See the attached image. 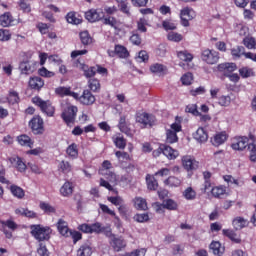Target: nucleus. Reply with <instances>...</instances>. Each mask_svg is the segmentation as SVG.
<instances>
[{"label":"nucleus","instance_id":"nucleus-1","mask_svg":"<svg viewBox=\"0 0 256 256\" xmlns=\"http://www.w3.org/2000/svg\"><path fill=\"white\" fill-rule=\"evenodd\" d=\"M31 234L37 241H49L51 239V228L42 225H31Z\"/></svg>","mask_w":256,"mask_h":256},{"label":"nucleus","instance_id":"nucleus-2","mask_svg":"<svg viewBox=\"0 0 256 256\" xmlns=\"http://www.w3.org/2000/svg\"><path fill=\"white\" fill-rule=\"evenodd\" d=\"M32 102L34 105H37V107H40L42 113H45L48 117L55 115V107L51 105L50 101H44L40 97H34L32 98Z\"/></svg>","mask_w":256,"mask_h":256},{"label":"nucleus","instance_id":"nucleus-3","mask_svg":"<svg viewBox=\"0 0 256 256\" xmlns=\"http://www.w3.org/2000/svg\"><path fill=\"white\" fill-rule=\"evenodd\" d=\"M77 106L68 105L62 112V119L66 125H73L77 117Z\"/></svg>","mask_w":256,"mask_h":256},{"label":"nucleus","instance_id":"nucleus-4","mask_svg":"<svg viewBox=\"0 0 256 256\" xmlns=\"http://www.w3.org/2000/svg\"><path fill=\"white\" fill-rule=\"evenodd\" d=\"M112 164L109 160H106L102 163V168L99 170L100 175H103L110 181V183H117L119 179L117 178V175L113 172H111L109 169H112Z\"/></svg>","mask_w":256,"mask_h":256},{"label":"nucleus","instance_id":"nucleus-5","mask_svg":"<svg viewBox=\"0 0 256 256\" xmlns=\"http://www.w3.org/2000/svg\"><path fill=\"white\" fill-rule=\"evenodd\" d=\"M202 61L208 65H215L219 63V52L211 49H205L201 54Z\"/></svg>","mask_w":256,"mask_h":256},{"label":"nucleus","instance_id":"nucleus-6","mask_svg":"<svg viewBox=\"0 0 256 256\" xmlns=\"http://www.w3.org/2000/svg\"><path fill=\"white\" fill-rule=\"evenodd\" d=\"M177 57L180 61H183L179 63V67H182L185 71L191 69V65L189 64L193 61V54L187 50H183L177 52Z\"/></svg>","mask_w":256,"mask_h":256},{"label":"nucleus","instance_id":"nucleus-7","mask_svg":"<svg viewBox=\"0 0 256 256\" xmlns=\"http://www.w3.org/2000/svg\"><path fill=\"white\" fill-rule=\"evenodd\" d=\"M181 131V124L180 123H173L170 126V129L166 131V141L167 143H177L179 141V138L177 137V133Z\"/></svg>","mask_w":256,"mask_h":256},{"label":"nucleus","instance_id":"nucleus-8","mask_svg":"<svg viewBox=\"0 0 256 256\" xmlns=\"http://www.w3.org/2000/svg\"><path fill=\"white\" fill-rule=\"evenodd\" d=\"M181 25L189 27V21L195 19V11L190 7H185L180 11Z\"/></svg>","mask_w":256,"mask_h":256},{"label":"nucleus","instance_id":"nucleus-9","mask_svg":"<svg viewBox=\"0 0 256 256\" xmlns=\"http://www.w3.org/2000/svg\"><path fill=\"white\" fill-rule=\"evenodd\" d=\"M155 121V118L153 115L147 113V112H138L136 114V123H140L142 127H151Z\"/></svg>","mask_w":256,"mask_h":256},{"label":"nucleus","instance_id":"nucleus-10","mask_svg":"<svg viewBox=\"0 0 256 256\" xmlns=\"http://www.w3.org/2000/svg\"><path fill=\"white\" fill-rule=\"evenodd\" d=\"M249 145V138L245 136H238L233 138L231 148L234 151H243L244 149H247Z\"/></svg>","mask_w":256,"mask_h":256},{"label":"nucleus","instance_id":"nucleus-11","mask_svg":"<svg viewBox=\"0 0 256 256\" xmlns=\"http://www.w3.org/2000/svg\"><path fill=\"white\" fill-rule=\"evenodd\" d=\"M85 17L90 23H95L96 21H101L105 17V13L101 9H91L85 13Z\"/></svg>","mask_w":256,"mask_h":256},{"label":"nucleus","instance_id":"nucleus-12","mask_svg":"<svg viewBox=\"0 0 256 256\" xmlns=\"http://www.w3.org/2000/svg\"><path fill=\"white\" fill-rule=\"evenodd\" d=\"M109 57H120V59H127L129 57V51H127V48L123 45H116L114 50H108L107 51Z\"/></svg>","mask_w":256,"mask_h":256},{"label":"nucleus","instance_id":"nucleus-13","mask_svg":"<svg viewBox=\"0 0 256 256\" xmlns=\"http://www.w3.org/2000/svg\"><path fill=\"white\" fill-rule=\"evenodd\" d=\"M227 139H229V135H227V132L222 131L214 134L213 137H211L210 142L214 147H221Z\"/></svg>","mask_w":256,"mask_h":256},{"label":"nucleus","instance_id":"nucleus-14","mask_svg":"<svg viewBox=\"0 0 256 256\" xmlns=\"http://www.w3.org/2000/svg\"><path fill=\"white\" fill-rule=\"evenodd\" d=\"M29 126L31 127L33 133L36 135L39 133H43V119L41 116H34L30 122Z\"/></svg>","mask_w":256,"mask_h":256},{"label":"nucleus","instance_id":"nucleus-15","mask_svg":"<svg viewBox=\"0 0 256 256\" xmlns=\"http://www.w3.org/2000/svg\"><path fill=\"white\" fill-rule=\"evenodd\" d=\"M18 23L19 21L17 19H14L9 12H6L0 16V25L2 27H13Z\"/></svg>","mask_w":256,"mask_h":256},{"label":"nucleus","instance_id":"nucleus-16","mask_svg":"<svg viewBox=\"0 0 256 256\" xmlns=\"http://www.w3.org/2000/svg\"><path fill=\"white\" fill-rule=\"evenodd\" d=\"M153 206L155 207L157 213H161L162 209H169L170 211H175L177 209V203L174 200L168 199L160 203H154Z\"/></svg>","mask_w":256,"mask_h":256},{"label":"nucleus","instance_id":"nucleus-17","mask_svg":"<svg viewBox=\"0 0 256 256\" xmlns=\"http://www.w3.org/2000/svg\"><path fill=\"white\" fill-rule=\"evenodd\" d=\"M4 235H6L7 239H11L13 237V233L11 231H15L17 229V223L12 220H6L2 222Z\"/></svg>","mask_w":256,"mask_h":256},{"label":"nucleus","instance_id":"nucleus-18","mask_svg":"<svg viewBox=\"0 0 256 256\" xmlns=\"http://www.w3.org/2000/svg\"><path fill=\"white\" fill-rule=\"evenodd\" d=\"M182 164L186 171H193L199 167V163L191 156H184L182 159Z\"/></svg>","mask_w":256,"mask_h":256},{"label":"nucleus","instance_id":"nucleus-19","mask_svg":"<svg viewBox=\"0 0 256 256\" xmlns=\"http://www.w3.org/2000/svg\"><path fill=\"white\" fill-rule=\"evenodd\" d=\"M110 245H112L114 251H121L127 247V242L122 237H115L112 235Z\"/></svg>","mask_w":256,"mask_h":256},{"label":"nucleus","instance_id":"nucleus-20","mask_svg":"<svg viewBox=\"0 0 256 256\" xmlns=\"http://www.w3.org/2000/svg\"><path fill=\"white\" fill-rule=\"evenodd\" d=\"M57 229L62 235V237H71V229H69V224L63 219H59L57 222Z\"/></svg>","mask_w":256,"mask_h":256},{"label":"nucleus","instance_id":"nucleus-21","mask_svg":"<svg viewBox=\"0 0 256 256\" xmlns=\"http://www.w3.org/2000/svg\"><path fill=\"white\" fill-rule=\"evenodd\" d=\"M78 99L82 105H93L95 103V96L89 90H84L81 96H78Z\"/></svg>","mask_w":256,"mask_h":256},{"label":"nucleus","instance_id":"nucleus-22","mask_svg":"<svg viewBox=\"0 0 256 256\" xmlns=\"http://www.w3.org/2000/svg\"><path fill=\"white\" fill-rule=\"evenodd\" d=\"M44 85L45 81L39 76L32 77L29 80L30 89H34L35 91H39L42 87H44Z\"/></svg>","mask_w":256,"mask_h":256},{"label":"nucleus","instance_id":"nucleus-23","mask_svg":"<svg viewBox=\"0 0 256 256\" xmlns=\"http://www.w3.org/2000/svg\"><path fill=\"white\" fill-rule=\"evenodd\" d=\"M55 92L57 93V95H60L61 97L69 96L73 97L74 99H79V94L76 92H72L71 88L58 87L56 88Z\"/></svg>","mask_w":256,"mask_h":256},{"label":"nucleus","instance_id":"nucleus-24","mask_svg":"<svg viewBox=\"0 0 256 256\" xmlns=\"http://www.w3.org/2000/svg\"><path fill=\"white\" fill-rule=\"evenodd\" d=\"M134 207L135 209H138V211H147L148 206H147V200L143 197H135L133 199Z\"/></svg>","mask_w":256,"mask_h":256},{"label":"nucleus","instance_id":"nucleus-25","mask_svg":"<svg viewBox=\"0 0 256 256\" xmlns=\"http://www.w3.org/2000/svg\"><path fill=\"white\" fill-rule=\"evenodd\" d=\"M194 139L198 141V143H206V141L209 139V135L207 134V131L203 128H198L197 131L194 133Z\"/></svg>","mask_w":256,"mask_h":256},{"label":"nucleus","instance_id":"nucleus-26","mask_svg":"<svg viewBox=\"0 0 256 256\" xmlns=\"http://www.w3.org/2000/svg\"><path fill=\"white\" fill-rule=\"evenodd\" d=\"M163 155H165V157H167V159L173 160V159H177V157H179V152L177 150L171 148V146L163 145Z\"/></svg>","mask_w":256,"mask_h":256},{"label":"nucleus","instance_id":"nucleus-27","mask_svg":"<svg viewBox=\"0 0 256 256\" xmlns=\"http://www.w3.org/2000/svg\"><path fill=\"white\" fill-rule=\"evenodd\" d=\"M231 55L233 59H241L242 57H245V55H247V52H245V47L235 46L231 49Z\"/></svg>","mask_w":256,"mask_h":256},{"label":"nucleus","instance_id":"nucleus-28","mask_svg":"<svg viewBox=\"0 0 256 256\" xmlns=\"http://www.w3.org/2000/svg\"><path fill=\"white\" fill-rule=\"evenodd\" d=\"M232 225L236 231H240V229L247 227V220L241 216H238L233 219Z\"/></svg>","mask_w":256,"mask_h":256},{"label":"nucleus","instance_id":"nucleus-29","mask_svg":"<svg viewBox=\"0 0 256 256\" xmlns=\"http://www.w3.org/2000/svg\"><path fill=\"white\" fill-rule=\"evenodd\" d=\"M223 235L228 237L230 241H233V243H241V237L235 233V231L231 229H223L222 230Z\"/></svg>","mask_w":256,"mask_h":256},{"label":"nucleus","instance_id":"nucleus-30","mask_svg":"<svg viewBox=\"0 0 256 256\" xmlns=\"http://www.w3.org/2000/svg\"><path fill=\"white\" fill-rule=\"evenodd\" d=\"M66 153L68 157H70L71 159H77V157H79V148L77 144L76 143L70 144L66 149Z\"/></svg>","mask_w":256,"mask_h":256},{"label":"nucleus","instance_id":"nucleus-31","mask_svg":"<svg viewBox=\"0 0 256 256\" xmlns=\"http://www.w3.org/2000/svg\"><path fill=\"white\" fill-rule=\"evenodd\" d=\"M182 195L186 201H195V199H197V192L195 189H193V187H187L183 191Z\"/></svg>","mask_w":256,"mask_h":256},{"label":"nucleus","instance_id":"nucleus-32","mask_svg":"<svg viewBox=\"0 0 256 256\" xmlns=\"http://www.w3.org/2000/svg\"><path fill=\"white\" fill-rule=\"evenodd\" d=\"M17 141L22 147H33V140L28 135L23 134L18 136Z\"/></svg>","mask_w":256,"mask_h":256},{"label":"nucleus","instance_id":"nucleus-33","mask_svg":"<svg viewBox=\"0 0 256 256\" xmlns=\"http://www.w3.org/2000/svg\"><path fill=\"white\" fill-rule=\"evenodd\" d=\"M60 193L63 197H69V195L73 194V183L67 181L60 188Z\"/></svg>","mask_w":256,"mask_h":256},{"label":"nucleus","instance_id":"nucleus-34","mask_svg":"<svg viewBox=\"0 0 256 256\" xmlns=\"http://www.w3.org/2000/svg\"><path fill=\"white\" fill-rule=\"evenodd\" d=\"M80 69L83 70L84 76H86L87 79L95 77V73H97L95 67H89L85 64H80Z\"/></svg>","mask_w":256,"mask_h":256},{"label":"nucleus","instance_id":"nucleus-35","mask_svg":"<svg viewBox=\"0 0 256 256\" xmlns=\"http://www.w3.org/2000/svg\"><path fill=\"white\" fill-rule=\"evenodd\" d=\"M93 255V249L89 244H83L77 251V256H91Z\"/></svg>","mask_w":256,"mask_h":256},{"label":"nucleus","instance_id":"nucleus-36","mask_svg":"<svg viewBox=\"0 0 256 256\" xmlns=\"http://www.w3.org/2000/svg\"><path fill=\"white\" fill-rule=\"evenodd\" d=\"M218 71H228L232 73V71L237 70V64L235 63H222L217 66Z\"/></svg>","mask_w":256,"mask_h":256},{"label":"nucleus","instance_id":"nucleus-37","mask_svg":"<svg viewBox=\"0 0 256 256\" xmlns=\"http://www.w3.org/2000/svg\"><path fill=\"white\" fill-rule=\"evenodd\" d=\"M164 183L165 185H168V187H179L183 181L175 176H170L164 181Z\"/></svg>","mask_w":256,"mask_h":256},{"label":"nucleus","instance_id":"nucleus-38","mask_svg":"<svg viewBox=\"0 0 256 256\" xmlns=\"http://www.w3.org/2000/svg\"><path fill=\"white\" fill-rule=\"evenodd\" d=\"M10 191L14 197H17V199H23V197H25V191L17 185H12Z\"/></svg>","mask_w":256,"mask_h":256},{"label":"nucleus","instance_id":"nucleus-39","mask_svg":"<svg viewBox=\"0 0 256 256\" xmlns=\"http://www.w3.org/2000/svg\"><path fill=\"white\" fill-rule=\"evenodd\" d=\"M243 45L246 49H256V39L253 36H246L243 39Z\"/></svg>","mask_w":256,"mask_h":256},{"label":"nucleus","instance_id":"nucleus-40","mask_svg":"<svg viewBox=\"0 0 256 256\" xmlns=\"http://www.w3.org/2000/svg\"><path fill=\"white\" fill-rule=\"evenodd\" d=\"M11 162H12V163H16V164H15V167H16V169H17L18 171H20V173H23V172L26 171L27 165L25 164V162H23V160H21L20 157L11 159Z\"/></svg>","mask_w":256,"mask_h":256},{"label":"nucleus","instance_id":"nucleus-41","mask_svg":"<svg viewBox=\"0 0 256 256\" xmlns=\"http://www.w3.org/2000/svg\"><path fill=\"white\" fill-rule=\"evenodd\" d=\"M151 73H156L157 75H161V73H165L167 68L163 64L155 63L150 66Z\"/></svg>","mask_w":256,"mask_h":256},{"label":"nucleus","instance_id":"nucleus-42","mask_svg":"<svg viewBox=\"0 0 256 256\" xmlns=\"http://www.w3.org/2000/svg\"><path fill=\"white\" fill-rule=\"evenodd\" d=\"M113 143L118 149H125L127 147V141L122 136H114Z\"/></svg>","mask_w":256,"mask_h":256},{"label":"nucleus","instance_id":"nucleus-43","mask_svg":"<svg viewBox=\"0 0 256 256\" xmlns=\"http://www.w3.org/2000/svg\"><path fill=\"white\" fill-rule=\"evenodd\" d=\"M211 193L213 197L219 198L227 193V188L225 186H216L211 189Z\"/></svg>","mask_w":256,"mask_h":256},{"label":"nucleus","instance_id":"nucleus-44","mask_svg":"<svg viewBox=\"0 0 256 256\" xmlns=\"http://www.w3.org/2000/svg\"><path fill=\"white\" fill-rule=\"evenodd\" d=\"M66 21L71 23L72 25H79L81 24V19L77 17L75 12H69L66 16Z\"/></svg>","mask_w":256,"mask_h":256},{"label":"nucleus","instance_id":"nucleus-45","mask_svg":"<svg viewBox=\"0 0 256 256\" xmlns=\"http://www.w3.org/2000/svg\"><path fill=\"white\" fill-rule=\"evenodd\" d=\"M146 183L150 191H155V189H157L158 187L157 180H155V177L149 174L146 176Z\"/></svg>","mask_w":256,"mask_h":256},{"label":"nucleus","instance_id":"nucleus-46","mask_svg":"<svg viewBox=\"0 0 256 256\" xmlns=\"http://www.w3.org/2000/svg\"><path fill=\"white\" fill-rule=\"evenodd\" d=\"M240 77L243 79H248V77H253L255 75V72H253V69L249 67H242L239 69Z\"/></svg>","mask_w":256,"mask_h":256},{"label":"nucleus","instance_id":"nucleus-47","mask_svg":"<svg viewBox=\"0 0 256 256\" xmlns=\"http://www.w3.org/2000/svg\"><path fill=\"white\" fill-rule=\"evenodd\" d=\"M88 87L91 91L97 93L101 90V83H99V80L97 79H90L88 81Z\"/></svg>","mask_w":256,"mask_h":256},{"label":"nucleus","instance_id":"nucleus-48","mask_svg":"<svg viewBox=\"0 0 256 256\" xmlns=\"http://www.w3.org/2000/svg\"><path fill=\"white\" fill-rule=\"evenodd\" d=\"M162 27L165 31H175V29H177V23L173 20H164L162 22Z\"/></svg>","mask_w":256,"mask_h":256},{"label":"nucleus","instance_id":"nucleus-49","mask_svg":"<svg viewBox=\"0 0 256 256\" xmlns=\"http://www.w3.org/2000/svg\"><path fill=\"white\" fill-rule=\"evenodd\" d=\"M168 41H173L174 43H180V41H183V35L177 33V32H169L167 34Z\"/></svg>","mask_w":256,"mask_h":256},{"label":"nucleus","instance_id":"nucleus-50","mask_svg":"<svg viewBox=\"0 0 256 256\" xmlns=\"http://www.w3.org/2000/svg\"><path fill=\"white\" fill-rule=\"evenodd\" d=\"M58 169L59 171H61L62 173H71V164L65 160H62L59 164H58Z\"/></svg>","mask_w":256,"mask_h":256},{"label":"nucleus","instance_id":"nucleus-51","mask_svg":"<svg viewBox=\"0 0 256 256\" xmlns=\"http://www.w3.org/2000/svg\"><path fill=\"white\" fill-rule=\"evenodd\" d=\"M39 207L42 211H44V213H47L48 215L51 213H55V207L47 202H40Z\"/></svg>","mask_w":256,"mask_h":256},{"label":"nucleus","instance_id":"nucleus-52","mask_svg":"<svg viewBox=\"0 0 256 256\" xmlns=\"http://www.w3.org/2000/svg\"><path fill=\"white\" fill-rule=\"evenodd\" d=\"M80 40L83 45H90V43L93 41L88 31H83L80 33Z\"/></svg>","mask_w":256,"mask_h":256},{"label":"nucleus","instance_id":"nucleus-53","mask_svg":"<svg viewBox=\"0 0 256 256\" xmlns=\"http://www.w3.org/2000/svg\"><path fill=\"white\" fill-rule=\"evenodd\" d=\"M38 74L40 75V77H45L46 79H51V77H55V72L49 71L45 67L38 69Z\"/></svg>","mask_w":256,"mask_h":256},{"label":"nucleus","instance_id":"nucleus-54","mask_svg":"<svg viewBox=\"0 0 256 256\" xmlns=\"http://www.w3.org/2000/svg\"><path fill=\"white\" fill-rule=\"evenodd\" d=\"M103 23L104 25H110L113 29H119L121 27V24H117V20L113 17L104 18Z\"/></svg>","mask_w":256,"mask_h":256},{"label":"nucleus","instance_id":"nucleus-55","mask_svg":"<svg viewBox=\"0 0 256 256\" xmlns=\"http://www.w3.org/2000/svg\"><path fill=\"white\" fill-rule=\"evenodd\" d=\"M19 69L24 75H29L31 73V64H29V61L21 62Z\"/></svg>","mask_w":256,"mask_h":256},{"label":"nucleus","instance_id":"nucleus-56","mask_svg":"<svg viewBox=\"0 0 256 256\" xmlns=\"http://www.w3.org/2000/svg\"><path fill=\"white\" fill-rule=\"evenodd\" d=\"M18 5L25 13H31V5L29 4V0H19Z\"/></svg>","mask_w":256,"mask_h":256},{"label":"nucleus","instance_id":"nucleus-57","mask_svg":"<svg viewBox=\"0 0 256 256\" xmlns=\"http://www.w3.org/2000/svg\"><path fill=\"white\" fill-rule=\"evenodd\" d=\"M210 249L214 255H221L223 251H221V243L214 241L210 244Z\"/></svg>","mask_w":256,"mask_h":256},{"label":"nucleus","instance_id":"nucleus-58","mask_svg":"<svg viewBox=\"0 0 256 256\" xmlns=\"http://www.w3.org/2000/svg\"><path fill=\"white\" fill-rule=\"evenodd\" d=\"M7 100L11 105H15L19 103V94L16 91H10Z\"/></svg>","mask_w":256,"mask_h":256},{"label":"nucleus","instance_id":"nucleus-59","mask_svg":"<svg viewBox=\"0 0 256 256\" xmlns=\"http://www.w3.org/2000/svg\"><path fill=\"white\" fill-rule=\"evenodd\" d=\"M118 127L122 133H129V127H127V122L124 116L120 117Z\"/></svg>","mask_w":256,"mask_h":256},{"label":"nucleus","instance_id":"nucleus-60","mask_svg":"<svg viewBox=\"0 0 256 256\" xmlns=\"http://www.w3.org/2000/svg\"><path fill=\"white\" fill-rule=\"evenodd\" d=\"M146 25H148L147 19L140 18L137 22L138 31H141L142 33H147Z\"/></svg>","mask_w":256,"mask_h":256},{"label":"nucleus","instance_id":"nucleus-61","mask_svg":"<svg viewBox=\"0 0 256 256\" xmlns=\"http://www.w3.org/2000/svg\"><path fill=\"white\" fill-rule=\"evenodd\" d=\"M103 231H105V228L99 222L90 225V233H103Z\"/></svg>","mask_w":256,"mask_h":256},{"label":"nucleus","instance_id":"nucleus-62","mask_svg":"<svg viewBox=\"0 0 256 256\" xmlns=\"http://www.w3.org/2000/svg\"><path fill=\"white\" fill-rule=\"evenodd\" d=\"M136 61L137 63H145V61H149V54H147V51H140L138 57H136Z\"/></svg>","mask_w":256,"mask_h":256},{"label":"nucleus","instance_id":"nucleus-63","mask_svg":"<svg viewBox=\"0 0 256 256\" xmlns=\"http://www.w3.org/2000/svg\"><path fill=\"white\" fill-rule=\"evenodd\" d=\"M115 156L119 161H129L131 159L129 153L123 151H116Z\"/></svg>","mask_w":256,"mask_h":256},{"label":"nucleus","instance_id":"nucleus-64","mask_svg":"<svg viewBox=\"0 0 256 256\" xmlns=\"http://www.w3.org/2000/svg\"><path fill=\"white\" fill-rule=\"evenodd\" d=\"M11 32L7 29H0V41H10Z\"/></svg>","mask_w":256,"mask_h":256}]
</instances>
